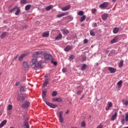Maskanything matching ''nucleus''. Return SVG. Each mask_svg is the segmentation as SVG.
Instances as JSON below:
<instances>
[{
    "label": "nucleus",
    "instance_id": "obj_1",
    "mask_svg": "<svg viewBox=\"0 0 128 128\" xmlns=\"http://www.w3.org/2000/svg\"><path fill=\"white\" fill-rule=\"evenodd\" d=\"M32 66L34 70H38V68H42V62H38V58H34L32 60Z\"/></svg>",
    "mask_w": 128,
    "mask_h": 128
},
{
    "label": "nucleus",
    "instance_id": "obj_2",
    "mask_svg": "<svg viewBox=\"0 0 128 128\" xmlns=\"http://www.w3.org/2000/svg\"><path fill=\"white\" fill-rule=\"evenodd\" d=\"M46 92H48L46 90H44L42 92V96L44 102H46V104L48 106H50V108H56L58 106V105L52 104L46 100Z\"/></svg>",
    "mask_w": 128,
    "mask_h": 128
},
{
    "label": "nucleus",
    "instance_id": "obj_3",
    "mask_svg": "<svg viewBox=\"0 0 128 128\" xmlns=\"http://www.w3.org/2000/svg\"><path fill=\"white\" fill-rule=\"evenodd\" d=\"M43 56L46 60H52V56L48 52H44Z\"/></svg>",
    "mask_w": 128,
    "mask_h": 128
},
{
    "label": "nucleus",
    "instance_id": "obj_4",
    "mask_svg": "<svg viewBox=\"0 0 128 128\" xmlns=\"http://www.w3.org/2000/svg\"><path fill=\"white\" fill-rule=\"evenodd\" d=\"M26 96L20 95V94H18L16 98L17 100H18V102H24V101L26 100Z\"/></svg>",
    "mask_w": 128,
    "mask_h": 128
},
{
    "label": "nucleus",
    "instance_id": "obj_5",
    "mask_svg": "<svg viewBox=\"0 0 128 128\" xmlns=\"http://www.w3.org/2000/svg\"><path fill=\"white\" fill-rule=\"evenodd\" d=\"M108 6V2H104L103 4H100L99 5V8H106Z\"/></svg>",
    "mask_w": 128,
    "mask_h": 128
},
{
    "label": "nucleus",
    "instance_id": "obj_6",
    "mask_svg": "<svg viewBox=\"0 0 128 128\" xmlns=\"http://www.w3.org/2000/svg\"><path fill=\"white\" fill-rule=\"evenodd\" d=\"M30 104L28 101H26L22 104V108H28Z\"/></svg>",
    "mask_w": 128,
    "mask_h": 128
},
{
    "label": "nucleus",
    "instance_id": "obj_7",
    "mask_svg": "<svg viewBox=\"0 0 128 128\" xmlns=\"http://www.w3.org/2000/svg\"><path fill=\"white\" fill-rule=\"evenodd\" d=\"M28 54H30V52H28L22 54L20 56L19 60L20 62H22V60H24V58L25 56H28Z\"/></svg>",
    "mask_w": 128,
    "mask_h": 128
},
{
    "label": "nucleus",
    "instance_id": "obj_8",
    "mask_svg": "<svg viewBox=\"0 0 128 128\" xmlns=\"http://www.w3.org/2000/svg\"><path fill=\"white\" fill-rule=\"evenodd\" d=\"M108 70L110 72V74H114L116 72V68L112 67H108Z\"/></svg>",
    "mask_w": 128,
    "mask_h": 128
},
{
    "label": "nucleus",
    "instance_id": "obj_9",
    "mask_svg": "<svg viewBox=\"0 0 128 128\" xmlns=\"http://www.w3.org/2000/svg\"><path fill=\"white\" fill-rule=\"evenodd\" d=\"M52 102H62V100L61 97L55 98L52 99Z\"/></svg>",
    "mask_w": 128,
    "mask_h": 128
},
{
    "label": "nucleus",
    "instance_id": "obj_10",
    "mask_svg": "<svg viewBox=\"0 0 128 128\" xmlns=\"http://www.w3.org/2000/svg\"><path fill=\"white\" fill-rule=\"evenodd\" d=\"M112 106V102H108L106 105V110H110V108Z\"/></svg>",
    "mask_w": 128,
    "mask_h": 128
},
{
    "label": "nucleus",
    "instance_id": "obj_11",
    "mask_svg": "<svg viewBox=\"0 0 128 128\" xmlns=\"http://www.w3.org/2000/svg\"><path fill=\"white\" fill-rule=\"evenodd\" d=\"M108 14H104L102 16V18L103 20H106L108 17Z\"/></svg>",
    "mask_w": 128,
    "mask_h": 128
},
{
    "label": "nucleus",
    "instance_id": "obj_12",
    "mask_svg": "<svg viewBox=\"0 0 128 128\" xmlns=\"http://www.w3.org/2000/svg\"><path fill=\"white\" fill-rule=\"evenodd\" d=\"M23 66L24 68H28V63L26 62H23Z\"/></svg>",
    "mask_w": 128,
    "mask_h": 128
},
{
    "label": "nucleus",
    "instance_id": "obj_13",
    "mask_svg": "<svg viewBox=\"0 0 128 128\" xmlns=\"http://www.w3.org/2000/svg\"><path fill=\"white\" fill-rule=\"evenodd\" d=\"M118 116V112H116L114 114L111 118V120H114L116 117Z\"/></svg>",
    "mask_w": 128,
    "mask_h": 128
},
{
    "label": "nucleus",
    "instance_id": "obj_14",
    "mask_svg": "<svg viewBox=\"0 0 128 128\" xmlns=\"http://www.w3.org/2000/svg\"><path fill=\"white\" fill-rule=\"evenodd\" d=\"M7 122L8 121L6 120H4L0 124V128H2V126H4L6 124Z\"/></svg>",
    "mask_w": 128,
    "mask_h": 128
},
{
    "label": "nucleus",
    "instance_id": "obj_15",
    "mask_svg": "<svg viewBox=\"0 0 128 128\" xmlns=\"http://www.w3.org/2000/svg\"><path fill=\"white\" fill-rule=\"evenodd\" d=\"M70 8V6H66V7H64L62 8V10L66 12V10H68Z\"/></svg>",
    "mask_w": 128,
    "mask_h": 128
},
{
    "label": "nucleus",
    "instance_id": "obj_16",
    "mask_svg": "<svg viewBox=\"0 0 128 128\" xmlns=\"http://www.w3.org/2000/svg\"><path fill=\"white\" fill-rule=\"evenodd\" d=\"M38 54H42V52H34L33 54L32 58H34V56H36Z\"/></svg>",
    "mask_w": 128,
    "mask_h": 128
},
{
    "label": "nucleus",
    "instance_id": "obj_17",
    "mask_svg": "<svg viewBox=\"0 0 128 128\" xmlns=\"http://www.w3.org/2000/svg\"><path fill=\"white\" fill-rule=\"evenodd\" d=\"M72 50V46H66V48H64L65 52H68Z\"/></svg>",
    "mask_w": 128,
    "mask_h": 128
},
{
    "label": "nucleus",
    "instance_id": "obj_18",
    "mask_svg": "<svg viewBox=\"0 0 128 128\" xmlns=\"http://www.w3.org/2000/svg\"><path fill=\"white\" fill-rule=\"evenodd\" d=\"M62 38V34H59L58 36L56 38L55 40H61V38Z\"/></svg>",
    "mask_w": 128,
    "mask_h": 128
},
{
    "label": "nucleus",
    "instance_id": "obj_19",
    "mask_svg": "<svg viewBox=\"0 0 128 128\" xmlns=\"http://www.w3.org/2000/svg\"><path fill=\"white\" fill-rule=\"evenodd\" d=\"M118 42V38L116 37L111 40L110 42L111 44H114V42Z\"/></svg>",
    "mask_w": 128,
    "mask_h": 128
},
{
    "label": "nucleus",
    "instance_id": "obj_20",
    "mask_svg": "<svg viewBox=\"0 0 128 128\" xmlns=\"http://www.w3.org/2000/svg\"><path fill=\"white\" fill-rule=\"evenodd\" d=\"M66 16V13L59 14L57 15V18H62V16Z\"/></svg>",
    "mask_w": 128,
    "mask_h": 128
},
{
    "label": "nucleus",
    "instance_id": "obj_21",
    "mask_svg": "<svg viewBox=\"0 0 128 128\" xmlns=\"http://www.w3.org/2000/svg\"><path fill=\"white\" fill-rule=\"evenodd\" d=\"M50 36V33L49 32H44L42 34V36L44 38H48Z\"/></svg>",
    "mask_w": 128,
    "mask_h": 128
},
{
    "label": "nucleus",
    "instance_id": "obj_22",
    "mask_svg": "<svg viewBox=\"0 0 128 128\" xmlns=\"http://www.w3.org/2000/svg\"><path fill=\"white\" fill-rule=\"evenodd\" d=\"M120 32V29L118 28H114L113 32Z\"/></svg>",
    "mask_w": 128,
    "mask_h": 128
},
{
    "label": "nucleus",
    "instance_id": "obj_23",
    "mask_svg": "<svg viewBox=\"0 0 128 128\" xmlns=\"http://www.w3.org/2000/svg\"><path fill=\"white\" fill-rule=\"evenodd\" d=\"M32 6L28 4L25 6V10H30Z\"/></svg>",
    "mask_w": 128,
    "mask_h": 128
},
{
    "label": "nucleus",
    "instance_id": "obj_24",
    "mask_svg": "<svg viewBox=\"0 0 128 128\" xmlns=\"http://www.w3.org/2000/svg\"><path fill=\"white\" fill-rule=\"evenodd\" d=\"M20 12V8L18 7V8L16 10V12L15 13L16 16H18Z\"/></svg>",
    "mask_w": 128,
    "mask_h": 128
},
{
    "label": "nucleus",
    "instance_id": "obj_25",
    "mask_svg": "<svg viewBox=\"0 0 128 128\" xmlns=\"http://www.w3.org/2000/svg\"><path fill=\"white\" fill-rule=\"evenodd\" d=\"M86 18V15H83L80 18V22H82L84 20H85Z\"/></svg>",
    "mask_w": 128,
    "mask_h": 128
},
{
    "label": "nucleus",
    "instance_id": "obj_26",
    "mask_svg": "<svg viewBox=\"0 0 128 128\" xmlns=\"http://www.w3.org/2000/svg\"><path fill=\"white\" fill-rule=\"evenodd\" d=\"M18 6H16L14 8H12L10 10V12H14L16 10H18Z\"/></svg>",
    "mask_w": 128,
    "mask_h": 128
},
{
    "label": "nucleus",
    "instance_id": "obj_27",
    "mask_svg": "<svg viewBox=\"0 0 128 128\" xmlns=\"http://www.w3.org/2000/svg\"><path fill=\"white\" fill-rule=\"evenodd\" d=\"M122 104H124V106H128V100H122Z\"/></svg>",
    "mask_w": 128,
    "mask_h": 128
},
{
    "label": "nucleus",
    "instance_id": "obj_28",
    "mask_svg": "<svg viewBox=\"0 0 128 128\" xmlns=\"http://www.w3.org/2000/svg\"><path fill=\"white\" fill-rule=\"evenodd\" d=\"M52 6H48L46 8V10H52Z\"/></svg>",
    "mask_w": 128,
    "mask_h": 128
},
{
    "label": "nucleus",
    "instance_id": "obj_29",
    "mask_svg": "<svg viewBox=\"0 0 128 128\" xmlns=\"http://www.w3.org/2000/svg\"><path fill=\"white\" fill-rule=\"evenodd\" d=\"M6 32H3L2 33V34L0 36V38H6Z\"/></svg>",
    "mask_w": 128,
    "mask_h": 128
},
{
    "label": "nucleus",
    "instance_id": "obj_30",
    "mask_svg": "<svg viewBox=\"0 0 128 128\" xmlns=\"http://www.w3.org/2000/svg\"><path fill=\"white\" fill-rule=\"evenodd\" d=\"M86 68V64H84L82 67L81 68V70H84Z\"/></svg>",
    "mask_w": 128,
    "mask_h": 128
},
{
    "label": "nucleus",
    "instance_id": "obj_31",
    "mask_svg": "<svg viewBox=\"0 0 128 128\" xmlns=\"http://www.w3.org/2000/svg\"><path fill=\"white\" fill-rule=\"evenodd\" d=\"M7 108H8V110H12V105L9 104Z\"/></svg>",
    "mask_w": 128,
    "mask_h": 128
},
{
    "label": "nucleus",
    "instance_id": "obj_32",
    "mask_svg": "<svg viewBox=\"0 0 128 128\" xmlns=\"http://www.w3.org/2000/svg\"><path fill=\"white\" fill-rule=\"evenodd\" d=\"M124 66V60H121L120 62L119 63V66L120 68H122Z\"/></svg>",
    "mask_w": 128,
    "mask_h": 128
},
{
    "label": "nucleus",
    "instance_id": "obj_33",
    "mask_svg": "<svg viewBox=\"0 0 128 128\" xmlns=\"http://www.w3.org/2000/svg\"><path fill=\"white\" fill-rule=\"evenodd\" d=\"M48 81L46 80L44 82L43 86L46 87V86H48Z\"/></svg>",
    "mask_w": 128,
    "mask_h": 128
},
{
    "label": "nucleus",
    "instance_id": "obj_34",
    "mask_svg": "<svg viewBox=\"0 0 128 128\" xmlns=\"http://www.w3.org/2000/svg\"><path fill=\"white\" fill-rule=\"evenodd\" d=\"M118 86H122V80H120V81H119L118 83H117Z\"/></svg>",
    "mask_w": 128,
    "mask_h": 128
},
{
    "label": "nucleus",
    "instance_id": "obj_35",
    "mask_svg": "<svg viewBox=\"0 0 128 128\" xmlns=\"http://www.w3.org/2000/svg\"><path fill=\"white\" fill-rule=\"evenodd\" d=\"M20 4H26V0H21Z\"/></svg>",
    "mask_w": 128,
    "mask_h": 128
},
{
    "label": "nucleus",
    "instance_id": "obj_36",
    "mask_svg": "<svg viewBox=\"0 0 128 128\" xmlns=\"http://www.w3.org/2000/svg\"><path fill=\"white\" fill-rule=\"evenodd\" d=\"M78 16H84V11L79 12H78Z\"/></svg>",
    "mask_w": 128,
    "mask_h": 128
},
{
    "label": "nucleus",
    "instance_id": "obj_37",
    "mask_svg": "<svg viewBox=\"0 0 128 128\" xmlns=\"http://www.w3.org/2000/svg\"><path fill=\"white\" fill-rule=\"evenodd\" d=\"M20 90L22 92H26L24 90V86H22L20 88Z\"/></svg>",
    "mask_w": 128,
    "mask_h": 128
},
{
    "label": "nucleus",
    "instance_id": "obj_38",
    "mask_svg": "<svg viewBox=\"0 0 128 128\" xmlns=\"http://www.w3.org/2000/svg\"><path fill=\"white\" fill-rule=\"evenodd\" d=\"M124 117L123 116L122 118H121V122L122 124H124Z\"/></svg>",
    "mask_w": 128,
    "mask_h": 128
},
{
    "label": "nucleus",
    "instance_id": "obj_39",
    "mask_svg": "<svg viewBox=\"0 0 128 128\" xmlns=\"http://www.w3.org/2000/svg\"><path fill=\"white\" fill-rule=\"evenodd\" d=\"M56 94H58V92H56V91H54L52 94V96H56Z\"/></svg>",
    "mask_w": 128,
    "mask_h": 128
},
{
    "label": "nucleus",
    "instance_id": "obj_40",
    "mask_svg": "<svg viewBox=\"0 0 128 128\" xmlns=\"http://www.w3.org/2000/svg\"><path fill=\"white\" fill-rule=\"evenodd\" d=\"M26 80V77L24 76V77L22 78L20 82H25V80Z\"/></svg>",
    "mask_w": 128,
    "mask_h": 128
},
{
    "label": "nucleus",
    "instance_id": "obj_41",
    "mask_svg": "<svg viewBox=\"0 0 128 128\" xmlns=\"http://www.w3.org/2000/svg\"><path fill=\"white\" fill-rule=\"evenodd\" d=\"M81 126L82 128H84V126H86V122H82Z\"/></svg>",
    "mask_w": 128,
    "mask_h": 128
},
{
    "label": "nucleus",
    "instance_id": "obj_42",
    "mask_svg": "<svg viewBox=\"0 0 128 128\" xmlns=\"http://www.w3.org/2000/svg\"><path fill=\"white\" fill-rule=\"evenodd\" d=\"M59 120H60V122H64V118L62 117H59Z\"/></svg>",
    "mask_w": 128,
    "mask_h": 128
},
{
    "label": "nucleus",
    "instance_id": "obj_43",
    "mask_svg": "<svg viewBox=\"0 0 128 128\" xmlns=\"http://www.w3.org/2000/svg\"><path fill=\"white\" fill-rule=\"evenodd\" d=\"M62 72H68V69L66 68H63Z\"/></svg>",
    "mask_w": 128,
    "mask_h": 128
},
{
    "label": "nucleus",
    "instance_id": "obj_44",
    "mask_svg": "<svg viewBox=\"0 0 128 128\" xmlns=\"http://www.w3.org/2000/svg\"><path fill=\"white\" fill-rule=\"evenodd\" d=\"M125 116H126V121L128 122V113L126 114Z\"/></svg>",
    "mask_w": 128,
    "mask_h": 128
},
{
    "label": "nucleus",
    "instance_id": "obj_45",
    "mask_svg": "<svg viewBox=\"0 0 128 128\" xmlns=\"http://www.w3.org/2000/svg\"><path fill=\"white\" fill-rule=\"evenodd\" d=\"M92 12H93L94 14H96V9L94 8L92 10Z\"/></svg>",
    "mask_w": 128,
    "mask_h": 128
},
{
    "label": "nucleus",
    "instance_id": "obj_46",
    "mask_svg": "<svg viewBox=\"0 0 128 128\" xmlns=\"http://www.w3.org/2000/svg\"><path fill=\"white\" fill-rule=\"evenodd\" d=\"M62 32H69L68 30L66 29H63Z\"/></svg>",
    "mask_w": 128,
    "mask_h": 128
},
{
    "label": "nucleus",
    "instance_id": "obj_47",
    "mask_svg": "<svg viewBox=\"0 0 128 128\" xmlns=\"http://www.w3.org/2000/svg\"><path fill=\"white\" fill-rule=\"evenodd\" d=\"M88 40L87 39H84V43L86 44H88Z\"/></svg>",
    "mask_w": 128,
    "mask_h": 128
},
{
    "label": "nucleus",
    "instance_id": "obj_48",
    "mask_svg": "<svg viewBox=\"0 0 128 128\" xmlns=\"http://www.w3.org/2000/svg\"><path fill=\"white\" fill-rule=\"evenodd\" d=\"M70 60H74V55H70L69 57Z\"/></svg>",
    "mask_w": 128,
    "mask_h": 128
},
{
    "label": "nucleus",
    "instance_id": "obj_49",
    "mask_svg": "<svg viewBox=\"0 0 128 128\" xmlns=\"http://www.w3.org/2000/svg\"><path fill=\"white\" fill-rule=\"evenodd\" d=\"M62 116V111L59 112V118Z\"/></svg>",
    "mask_w": 128,
    "mask_h": 128
},
{
    "label": "nucleus",
    "instance_id": "obj_50",
    "mask_svg": "<svg viewBox=\"0 0 128 128\" xmlns=\"http://www.w3.org/2000/svg\"><path fill=\"white\" fill-rule=\"evenodd\" d=\"M15 86H20V82H16L15 84Z\"/></svg>",
    "mask_w": 128,
    "mask_h": 128
},
{
    "label": "nucleus",
    "instance_id": "obj_51",
    "mask_svg": "<svg viewBox=\"0 0 128 128\" xmlns=\"http://www.w3.org/2000/svg\"><path fill=\"white\" fill-rule=\"evenodd\" d=\"M90 34L92 36H96V34L94 32H90Z\"/></svg>",
    "mask_w": 128,
    "mask_h": 128
},
{
    "label": "nucleus",
    "instance_id": "obj_52",
    "mask_svg": "<svg viewBox=\"0 0 128 128\" xmlns=\"http://www.w3.org/2000/svg\"><path fill=\"white\" fill-rule=\"evenodd\" d=\"M76 94L78 96H80V94H82V91H79V92H77Z\"/></svg>",
    "mask_w": 128,
    "mask_h": 128
},
{
    "label": "nucleus",
    "instance_id": "obj_53",
    "mask_svg": "<svg viewBox=\"0 0 128 128\" xmlns=\"http://www.w3.org/2000/svg\"><path fill=\"white\" fill-rule=\"evenodd\" d=\"M18 54H17L16 56L14 57V60H16L18 58Z\"/></svg>",
    "mask_w": 128,
    "mask_h": 128
},
{
    "label": "nucleus",
    "instance_id": "obj_54",
    "mask_svg": "<svg viewBox=\"0 0 128 128\" xmlns=\"http://www.w3.org/2000/svg\"><path fill=\"white\" fill-rule=\"evenodd\" d=\"M48 80V76H45V80L46 81Z\"/></svg>",
    "mask_w": 128,
    "mask_h": 128
},
{
    "label": "nucleus",
    "instance_id": "obj_55",
    "mask_svg": "<svg viewBox=\"0 0 128 128\" xmlns=\"http://www.w3.org/2000/svg\"><path fill=\"white\" fill-rule=\"evenodd\" d=\"M96 128H102V125H99L97 126Z\"/></svg>",
    "mask_w": 128,
    "mask_h": 128
},
{
    "label": "nucleus",
    "instance_id": "obj_56",
    "mask_svg": "<svg viewBox=\"0 0 128 128\" xmlns=\"http://www.w3.org/2000/svg\"><path fill=\"white\" fill-rule=\"evenodd\" d=\"M53 64L54 66H56V64H58V62H53Z\"/></svg>",
    "mask_w": 128,
    "mask_h": 128
},
{
    "label": "nucleus",
    "instance_id": "obj_57",
    "mask_svg": "<svg viewBox=\"0 0 128 128\" xmlns=\"http://www.w3.org/2000/svg\"><path fill=\"white\" fill-rule=\"evenodd\" d=\"M82 60H86V56H84L82 58Z\"/></svg>",
    "mask_w": 128,
    "mask_h": 128
},
{
    "label": "nucleus",
    "instance_id": "obj_58",
    "mask_svg": "<svg viewBox=\"0 0 128 128\" xmlns=\"http://www.w3.org/2000/svg\"><path fill=\"white\" fill-rule=\"evenodd\" d=\"M112 1L114 2H116V0H112Z\"/></svg>",
    "mask_w": 128,
    "mask_h": 128
},
{
    "label": "nucleus",
    "instance_id": "obj_59",
    "mask_svg": "<svg viewBox=\"0 0 128 128\" xmlns=\"http://www.w3.org/2000/svg\"><path fill=\"white\" fill-rule=\"evenodd\" d=\"M68 112H69V111L68 110L67 112H66V114H68Z\"/></svg>",
    "mask_w": 128,
    "mask_h": 128
},
{
    "label": "nucleus",
    "instance_id": "obj_60",
    "mask_svg": "<svg viewBox=\"0 0 128 128\" xmlns=\"http://www.w3.org/2000/svg\"><path fill=\"white\" fill-rule=\"evenodd\" d=\"M94 26H96V24H94Z\"/></svg>",
    "mask_w": 128,
    "mask_h": 128
},
{
    "label": "nucleus",
    "instance_id": "obj_61",
    "mask_svg": "<svg viewBox=\"0 0 128 128\" xmlns=\"http://www.w3.org/2000/svg\"><path fill=\"white\" fill-rule=\"evenodd\" d=\"M10 128H14V127L13 126H11Z\"/></svg>",
    "mask_w": 128,
    "mask_h": 128
},
{
    "label": "nucleus",
    "instance_id": "obj_62",
    "mask_svg": "<svg viewBox=\"0 0 128 128\" xmlns=\"http://www.w3.org/2000/svg\"><path fill=\"white\" fill-rule=\"evenodd\" d=\"M96 66H98V63H97V64H96Z\"/></svg>",
    "mask_w": 128,
    "mask_h": 128
},
{
    "label": "nucleus",
    "instance_id": "obj_63",
    "mask_svg": "<svg viewBox=\"0 0 128 128\" xmlns=\"http://www.w3.org/2000/svg\"><path fill=\"white\" fill-rule=\"evenodd\" d=\"M2 75V73L0 72V76H1Z\"/></svg>",
    "mask_w": 128,
    "mask_h": 128
},
{
    "label": "nucleus",
    "instance_id": "obj_64",
    "mask_svg": "<svg viewBox=\"0 0 128 128\" xmlns=\"http://www.w3.org/2000/svg\"><path fill=\"white\" fill-rule=\"evenodd\" d=\"M112 52H114V50H112Z\"/></svg>",
    "mask_w": 128,
    "mask_h": 128
}]
</instances>
